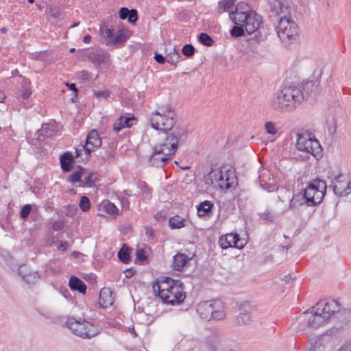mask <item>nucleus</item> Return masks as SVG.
Listing matches in <instances>:
<instances>
[{
    "label": "nucleus",
    "mask_w": 351,
    "mask_h": 351,
    "mask_svg": "<svg viewBox=\"0 0 351 351\" xmlns=\"http://www.w3.org/2000/svg\"><path fill=\"white\" fill-rule=\"evenodd\" d=\"M300 319V325L303 330L316 329L326 321L315 306L312 307L311 310H308L301 314Z\"/></svg>",
    "instance_id": "10"
},
{
    "label": "nucleus",
    "mask_w": 351,
    "mask_h": 351,
    "mask_svg": "<svg viewBox=\"0 0 351 351\" xmlns=\"http://www.w3.org/2000/svg\"><path fill=\"white\" fill-rule=\"evenodd\" d=\"M339 351H351V342L343 345Z\"/></svg>",
    "instance_id": "63"
},
{
    "label": "nucleus",
    "mask_w": 351,
    "mask_h": 351,
    "mask_svg": "<svg viewBox=\"0 0 351 351\" xmlns=\"http://www.w3.org/2000/svg\"><path fill=\"white\" fill-rule=\"evenodd\" d=\"M245 29L241 25H236L230 29V35L232 37L238 38L244 35Z\"/></svg>",
    "instance_id": "41"
},
{
    "label": "nucleus",
    "mask_w": 351,
    "mask_h": 351,
    "mask_svg": "<svg viewBox=\"0 0 351 351\" xmlns=\"http://www.w3.org/2000/svg\"><path fill=\"white\" fill-rule=\"evenodd\" d=\"M271 18L285 19L289 15V6L287 0H269Z\"/></svg>",
    "instance_id": "15"
},
{
    "label": "nucleus",
    "mask_w": 351,
    "mask_h": 351,
    "mask_svg": "<svg viewBox=\"0 0 351 351\" xmlns=\"http://www.w3.org/2000/svg\"><path fill=\"white\" fill-rule=\"evenodd\" d=\"M100 32H101V36L103 37H104L105 38L111 40V38H112V36H113V29H110V28H108L106 27H101Z\"/></svg>",
    "instance_id": "48"
},
{
    "label": "nucleus",
    "mask_w": 351,
    "mask_h": 351,
    "mask_svg": "<svg viewBox=\"0 0 351 351\" xmlns=\"http://www.w3.org/2000/svg\"><path fill=\"white\" fill-rule=\"evenodd\" d=\"M126 40L127 36L122 31L118 30L115 35L113 34L112 38L109 40V43L113 45H119L125 43Z\"/></svg>",
    "instance_id": "32"
},
{
    "label": "nucleus",
    "mask_w": 351,
    "mask_h": 351,
    "mask_svg": "<svg viewBox=\"0 0 351 351\" xmlns=\"http://www.w3.org/2000/svg\"><path fill=\"white\" fill-rule=\"evenodd\" d=\"M79 206L82 211H88L90 208V202L89 198L85 195L82 196L79 203Z\"/></svg>",
    "instance_id": "43"
},
{
    "label": "nucleus",
    "mask_w": 351,
    "mask_h": 351,
    "mask_svg": "<svg viewBox=\"0 0 351 351\" xmlns=\"http://www.w3.org/2000/svg\"><path fill=\"white\" fill-rule=\"evenodd\" d=\"M38 132L44 138L51 137L56 133V126L54 123H44Z\"/></svg>",
    "instance_id": "29"
},
{
    "label": "nucleus",
    "mask_w": 351,
    "mask_h": 351,
    "mask_svg": "<svg viewBox=\"0 0 351 351\" xmlns=\"http://www.w3.org/2000/svg\"><path fill=\"white\" fill-rule=\"evenodd\" d=\"M175 131L177 134L169 133V135L164 137L162 142L154 145L149 158L151 166L162 167L168 164L176 154L179 143L186 140V130L178 128Z\"/></svg>",
    "instance_id": "1"
},
{
    "label": "nucleus",
    "mask_w": 351,
    "mask_h": 351,
    "mask_svg": "<svg viewBox=\"0 0 351 351\" xmlns=\"http://www.w3.org/2000/svg\"><path fill=\"white\" fill-rule=\"evenodd\" d=\"M224 304L219 300L202 301L197 306V313L205 320H222L226 318Z\"/></svg>",
    "instance_id": "5"
},
{
    "label": "nucleus",
    "mask_w": 351,
    "mask_h": 351,
    "mask_svg": "<svg viewBox=\"0 0 351 351\" xmlns=\"http://www.w3.org/2000/svg\"><path fill=\"white\" fill-rule=\"evenodd\" d=\"M66 324L75 335L83 339H91L101 332L97 326L84 319L82 321L69 318Z\"/></svg>",
    "instance_id": "7"
},
{
    "label": "nucleus",
    "mask_w": 351,
    "mask_h": 351,
    "mask_svg": "<svg viewBox=\"0 0 351 351\" xmlns=\"http://www.w3.org/2000/svg\"><path fill=\"white\" fill-rule=\"evenodd\" d=\"M212 184L218 183L221 189H229L232 187L236 182V176L231 171L225 173L221 169H213L208 174Z\"/></svg>",
    "instance_id": "12"
},
{
    "label": "nucleus",
    "mask_w": 351,
    "mask_h": 351,
    "mask_svg": "<svg viewBox=\"0 0 351 351\" xmlns=\"http://www.w3.org/2000/svg\"><path fill=\"white\" fill-rule=\"evenodd\" d=\"M121 118H122L123 125L125 128H131L133 125L136 124L137 121V119L132 116V117H124L121 116Z\"/></svg>",
    "instance_id": "45"
},
{
    "label": "nucleus",
    "mask_w": 351,
    "mask_h": 351,
    "mask_svg": "<svg viewBox=\"0 0 351 351\" xmlns=\"http://www.w3.org/2000/svg\"><path fill=\"white\" fill-rule=\"evenodd\" d=\"M99 210L104 211L106 214L116 215L118 213L117 206L109 200L102 202L99 207Z\"/></svg>",
    "instance_id": "31"
},
{
    "label": "nucleus",
    "mask_w": 351,
    "mask_h": 351,
    "mask_svg": "<svg viewBox=\"0 0 351 351\" xmlns=\"http://www.w3.org/2000/svg\"><path fill=\"white\" fill-rule=\"evenodd\" d=\"M186 298L182 284L178 281L165 293L161 299L163 303L174 305L182 303Z\"/></svg>",
    "instance_id": "13"
},
{
    "label": "nucleus",
    "mask_w": 351,
    "mask_h": 351,
    "mask_svg": "<svg viewBox=\"0 0 351 351\" xmlns=\"http://www.w3.org/2000/svg\"><path fill=\"white\" fill-rule=\"evenodd\" d=\"M265 128L267 133L269 134L275 135L278 132L275 124L271 121L266 122L265 124Z\"/></svg>",
    "instance_id": "47"
},
{
    "label": "nucleus",
    "mask_w": 351,
    "mask_h": 351,
    "mask_svg": "<svg viewBox=\"0 0 351 351\" xmlns=\"http://www.w3.org/2000/svg\"><path fill=\"white\" fill-rule=\"evenodd\" d=\"M129 11L130 12L128 16V21L131 23L134 24L138 19L137 11L134 9L129 10Z\"/></svg>",
    "instance_id": "51"
},
{
    "label": "nucleus",
    "mask_w": 351,
    "mask_h": 351,
    "mask_svg": "<svg viewBox=\"0 0 351 351\" xmlns=\"http://www.w3.org/2000/svg\"><path fill=\"white\" fill-rule=\"evenodd\" d=\"M136 271L133 268L127 269L124 273L127 278H132L135 274Z\"/></svg>",
    "instance_id": "61"
},
{
    "label": "nucleus",
    "mask_w": 351,
    "mask_h": 351,
    "mask_svg": "<svg viewBox=\"0 0 351 351\" xmlns=\"http://www.w3.org/2000/svg\"><path fill=\"white\" fill-rule=\"evenodd\" d=\"M77 77L82 82H85L88 79V73L86 71H82L76 73Z\"/></svg>",
    "instance_id": "55"
},
{
    "label": "nucleus",
    "mask_w": 351,
    "mask_h": 351,
    "mask_svg": "<svg viewBox=\"0 0 351 351\" xmlns=\"http://www.w3.org/2000/svg\"><path fill=\"white\" fill-rule=\"evenodd\" d=\"M69 286L73 291H77L83 294L86 293V285L82 280L75 276L70 278Z\"/></svg>",
    "instance_id": "27"
},
{
    "label": "nucleus",
    "mask_w": 351,
    "mask_h": 351,
    "mask_svg": "<svg viewBox=\"0 0 351 351\" xmlns=\"http://www.w3.org/2000/svg\"><path fill=\"white\" fill-rule=\"evenodd\" d=\"M178 280H174L171 278H160L155 281L152 285L153 291L156 297L160 300L165 296V293L175 285Z\"/></svg>",
    "instance_id": "16"
},
{
    "label": "nucleus",
    "mask_w": 351,
    "mask_h": 351,
    "mask_svg": "<svg viewBox=\"0 0 351 351\" xmlns=\"http://www.w3.org/2000/svg\"><path fill=\"white\" fill-rule=\"evenodd\" d=\"M333 191L337 196H346L351 193L350 183L346 176L339 174L332 181Z\"/></svg>",
    "instance_id": "18"
},
{
    "label": "nucleus",
    "mask_w": 351,
    "mask_h": 351,
    "mask_svg": "<svg viewBox=\"0 0 351 351\" xmlns=\"http://www.w3.org/2000/svg\"><path fill=\"white\" fill-rule=\"evenodd\" d=\"M254 34V36L252 37L251 38L247 40V48L250 52L253 53H258L261 51V48L262 47L261 43L263 41V40L261 39V34H259L257 32Z\"/></svg>",
    "instance_id": "23"
},
{
    "label": "nucleus",
    "mask_w": 351,
    "mask_h": 351,
    "mask_svg": "<svg viewBox=\"0 0 351 351\" xmlns=\"http://www.w3.org/2000/svg\"><path fill=\"white\" fill-rule=\"evenodd\" d=\"M99 156L104 161L108 162H112L114 158L111 152L104 149L100 151Z\"/></svg>",
    "instance_id": "44"
},
{
    "label": "nucleus",
    "mask_w": 351,
    "mask_h": 351,
    "mask_svg": "<svg viewBox=\"0 0 351 351\" xmlns=\"http://www.w3.org/2000/svg\"><path fill=\"white\" fill-rule=\"evenodd\" d=\"M136 258L141 261H144L147 259V256L145 255V251L141 249L137 250Z\"/></svg>",
    "instance_id": "57"
},
{
    "label": "nucleus",
    "mask_w": 351,
    "mask_h": 351,
    "mask_svg": "<svg viewBox=\"0 0 351 351\" xmlns=\"http://www.w3.org/2000/svg\"><path fill=\"white\" fill-rule=\"evenodd\" d=\"M66 86H67L70 90L73 91L75 97H76L78 90L75 86V84L73 83L69 84V82H66Z\"/></svg>",
    "instance_id": "62"
},
{
    "label": "nucleus",
    "mask_w": 351,
    "mask_h": 351,
    "mask_svg": "<svg viewBox=\"0 0 351 351\" xmlns=\"http://www.w3.org/2000/svg\"><path fill=\"white\" fill-rule=\"evenodd\" d=\"M195 47L191 44H186L184 45L182 48V53L188 58L193 56L195 53Z\"/></svg>",
    "instance_id": "46"
},
{
    "label": "nucleus",
    "mask_w": 351,
    "mask_h": 351,
    "mask_svg": "<svg viewBox=\"0 0 351 351\" xmlns=\"http://www.w3.org/2000/svg\"><path fill=\"white\" fill-rule=\"evenodd\" d=\"M32 210V206L30 204L24 205L21 210L20 216L22 219H26L27 216L29 215Z\"/></svg>",
    "instance_id": "49"
},
{
    "label": "nucleus",
    "mask_w": 351,
    "mask_h": 351,
    "mask_svg": "<svg viewBox=\"0 0 351 351\" xmlns=\"http://www.w3.org/2000/svg\"><path fill=\"white\" fill-rule=\"evenodd\" d=\"M234 0H222L218 3V12L222 13L229 11L234 5Z\"/></svg>",
    "instance_id": "36"
},
{
    "label": "nucleus",
    "mask_w": 351,
    "mask_h": 351,
    "mask_svg": "<svg viewBox=\"0 0 351 351\" xmlns=\"http://www.w3.org/2000/svg\"><path fill=\"white\" fill-rule=\"evenodd\" d=\"M123 128H125L123 122L121 117L116 121L113 125V130L114 132H119Z\"/></svg>",
    "instance_id": "52"
},
{
    "label": "nucleus",
    "mask_w": 351,
    "mask_h": 351,
    "mask_svg": "<svg viewBox=\"0 0 351 351\" xmlns=\"http://www.w3.org/2000/svg\"><path fill=\"white\" fill-rule=\"evenodd\" d=\"M298 150L311 154L316 160L322 157V147L319 141L308 134H297Z\"/></svg>",
    "instance_id": "8"
},
{
    "label": "nucleus",
    "mask_w": 351,
    "mask_h": 351,
    "mask_svg": "<svg viewBox=\"0 0 351 351\" xmlns=\"http://www.w3.org/2000/svg\"><path fill=\"white\" fill-rule=\"evenodd\" d=\"M18 274L27 284H35L40 278L38 271H32L25 265L19 267Z\"/></svg>",
    "instance_id": "22"
},
{
    "label": "nucleus",
    "mask_w": 351,
    "mask_h": 351,
    "mask_svg": "<svg viewBox=\"0 0 351 351\" xmlns=\"http://www.w3.org/2000/svg\"><path fill=\"white\" fill-rule=\"evenodd\" d=\"M319 82L315 81H307L302 86L296 87L302 96V101L308 100L311 98H315L319 93Z\"/></svg>",
    "instance_id": "17"
},
{
    "label": "nucleus",
    "mask_w": 351,
    "mask_h": 351,
    "mask_svg": "<svg viewBox=\"0 0 351 351\" xmlns=\"http://www.w3.org/2000/svg\"><path fill=\"white\" fill-rule=\"evenodd\" d=\"M229 18L234 24L242 25L248 34L256 33L262 23V17L256 12L241 11L237 6L229 13Z\"/></svg>",
    "instance_id": "4"
},
{
    "label": "nucleus",
    "mask_w": 351,
    "mask_h": 351,
    "mask_svg": "<svg viewBox=\"0 0 351 351\" xmlns=\"http://www.w3.org/2000/svg\"><path fill=\"white\" fill-rule=\"evenodd\" d=\"M302 96L295 86H286L275 93L271 107L277 111H292L302 102Z\"/></svg>",
    "instance_id": "2"
},
{
    "label": "nucleus",
    "mask_w": 351,
    "mask_h": 351,
    "mask_svg": "<svg viewBox=\"0 0 351 351\" xmlns=\"http://www.w3.org/2000/svg\"><path fill=\"white\" fill-rule=\"evenodd\" d=\"M112 292L108 288H103L99 293V303L103 307H108L114 303Z\"/></svg>",
    "instance_id": "25"
},
{
    "label": "nucleus",
    "mask_w": 351,
    "mask_h": 351,
    "mask_svg": "<svg viewBox=\"0 0 351 351\" xmlns=\"http://www.w3.org/2000/svg\"><path fill=\"white\" fill-rule=\"evenodd\" d=\"M219 244L222 249H228L229 247L241 249L245 245L237 233L226 234L221 236L219 239Z\"/></svg>",
    "instance_id": "19"
},
{
    "label": "nucleus",
    "mask_w": 351,
    "mask_h": 351,
    "mask_svg": "<svg viewBox=\"0 0 351 351\" xmlns=\"http://www.w3.org/2000/svg\"><path fill=\"white\" fill-rule=\"evenodd\" d=\"M118 258L123 263H128L130 260V248L123 244L118 252Z\"/></svg>",
    "instance_id": "33"
},
{
    "label": "nucleus",
    "mask_w": 351,
    "mask_h": 351,
    "mask_svg": "<svg viewBox=\"0 0 351 351\" xmlns=\"http://www.w3.org/2000/svg\"><path fill=\"white\" fill-rule=\"evenodd\" d=\"M208 351H236L228 343L219 330H213L205 339Z\"/></svg>",
    "instance_id": "11"
},
{
    "label": "nucleus",
    "mask_w": 351,
    "mask_h": 351,
    "mask_svg": "<svg viewBox=\"0 0 351 351\" xmlns=\"http://www.w3.org/2000/svg\"><path fill=\"white\" fill-rule=\"evenodd\" d=\"M213 204L210 201H204L197 206V215L199 217H209L212 213Z\"/></svg>",
    "instance_id": "28"
},
{
    "label": "nucleus",
    "mask_w": 351,
    "mask_h": 351,
    "mask_svg": "<svg viewBox=\"0 0 351 351\" xmlns=\"http://www.w3.org/2000/svg\"><path fill=\"white\" fill-rule=\"evenodd\" d=\"M174 53L173 54H170L167 58V61L168 63H170L171 64H175L177 63L180 58V55L178 53L176 52L175 49H173Z\"/></svg>",
    "instance_id": "50"
},
{
    "label": "nucleus",
    "mask_w": 351,
    "mask_h": 351,
    "mask_svg": "<svg viewBox=\"0 0 351 351\" xmlns=\"http://www.w3.org/2000/svg\"><path fill=\"white\" fill-rule=\"evenodd\" d=\"M190 260L191 258H189L185 254L178 253L173 256V269L177 271H182Z\"/></svg>",
    "instance_id": "24"
},
{
    "label": "nucleus",
    "mask_w": 351,
    "mask_h": 351,
    "mask_svg": "<svg viewBox=\"0 0 351 351\" xmlns=\"http://www.w3.org/2000/svg\"><path fill=\"white\" fill-rule=\"evenodd\" d=\"M61 168L64 172L70 171L73 166L74 160L73 155L67 152L64 153L60 158Z\"/></svg>",
    "instance_id": "26"
},
{
    "label": "nucleus",
    "mask_w": 351,
    "mask_h": 351,
    "mask_svg": "<svg viewBox=\"0 0 351 351\" xmlns=\"http://www.w3.org/2000/svg\"><path fill=\"white\" fill-rule=\"evenodd\" d=\"M276 28L280 39L284 43L295 40L298 36V25L290 16L285 19H280Z\"/></svg>",
    "instance_id": "9"
},
{
    "label": "nucleus",
    "mask_w": 351,
    "mask_h": 351,
    "mask_svg": "<svg viewBox=\"0 0 351 351\" xmlns=\"http://www.w3.org/2000/svg\"><path fill=\"white\" fill-rule=\"evenodd\" d=\"M198 40L202 45L210 47L214 43L213 38L206 33H201L198 36Z\"/></svg>",
    "instance_id": "40"
},
{
    "label": "nucleus",
    "mask_w": 351,
    "mask_h": 351,
    "mask_svg": "<svg viewBox=\"0 0 351 351\" xmlns=\"http://www.w3.org/2000/svg\"><path fill=\"white\" fill-rule=\"evenodd\" d=\"M305 202L304 195L298 194L294 195L289 202V208L291 209L297 208L300 206L303 205Z\"/></svg>",
    "instance_id": "37"
},
{
    "label": "nucleus",
    "mask_w": 351,
    "mask_h": 351,
    "mask_svg": "<svg viewBox=\"0 0 351 351\" xmlns=\"http://www.w3.org/2000/svg\"><path fill=\"white\" fill-rule=\"evenodd\" d=\"M251 321L252 316L247 311L241 312L236 317V322L238 325L248 324Z\"/></svg>",
    "instance_id": "35"
},
{
    "label": "nucleus",
    "mask_w": 351,
    "mask_h": 351,
    "mask_svg": "<svg viewBox=\"0 0 351 351\" xmlns=\"http://www.w3.org/2000/svg\"><path fill=\"white\" fill-rule=\"evenodd\" d=\"M21 83L23 88L21 97L23 99H27L32 94V91L29 88V82L27 79L21 77Z\"/></svg>",
    "instance_id": "39"
},
{
    "label": "nucleus",
    "mask_w": 351,
    "mask_h": 351,
    "mask_svg": "<svg viewBox=\"0 0 351 351\" xmlns=\"http://www.w3.org/2000/svg\"><path fill=\"white\" fill-rule=\"evenodd\" d=\"M64 226V222L62 220H56L52 224V229L54 231H60Z\"/></svg>",
    "instance_id": "53"
},
{
    "label": "nucleus",
    "mask_w": 351,
    "mask_h": 351,
    "mask_svg": "<svg viewBox=\"0 0 351 351\" xmlns=\"http://www.w3.org/2000/svg\"><path fill=\"white\" fill-rule=\"evenodd\" d=\"M154 59L159 64H164L166 61V58L160 53H156L154 56Z\"/></svg>",
    "instance_id": "58"
},
{
    "label": "nucleus",
    "mask_w": 351,
    "mask_h": 351,
    "mask_svg": "<svg viewBox=\"0 0 351 351\" xmlns=\"http://www.w3.org/2000/svg\"><path fill=\"white\" fill-rule=\"evenodd\" d=\"M160 110L152 112L149 117V123L152 128L165 132V136L171 132L177 134L175 130L178 128L186 130L180 125H176V114L171 107L167 106Z\"/></svg>",
    "instance_id": "3"
},
{
    "label": "nucleus",
    "mask_w": 351,
    "mask_h": 351,
    "mask_svg": "<svg viewBox=\"0 0 351 351\" xmlns=\"http://www.w3.org/2000/svg\"><path fill=\"white\" fill-rule=\"evenodd\" d=\"M87 58L96 66H99L103 64H108L110 61L109 53L100 48L93 49L89 51L87 53Z\"/></svg>",
    "instance_id": "20"
},
{
    "label": "nucleus",
    "mask_w": 351,
    "mask_h": 351,
    "mask_svg": "<svg viewBox=\"0 0 351 351\" xmlns=\"http://www.w3.org/2000/svg\"><path fill=\"white\" fill-rule=\"evenodd\" d=\"M101 145V140L98 132L95 130H93L87 135L86 143L84 145H82V147L84 149L86 155L88 156L93 151L99 147Z\"/></svg>",
    "instance_id": "21"
},
{
    "label": "nucleus",
    "mask_w": 351,
    "mask_h": 351,
    "mask_svg": "<svg viewBox=\"0 0 351 351\" xmlns=\"http://www.w3.org/2000/svg\"><path fill=\"white\" fill-rule=\"evenodd\" d=\"M184 221V219L179 216H174L169 219V223L171 229H178L185 226Z\"/></svg>",
    "instance_id": "34"
},
{
    "label": "nucleus",
    "mask_w": 351,
    "mask_h": 351,
    "mask_svg": "<svg viewBox=\"0 0 351 351\" xmlns=\"http://www.w3.org/2000/svg\"><path fill=\"white\" fill-rule=\"evenodd\" d=\"M130 11L127 8H121L119 10V17L122 20L128 19Z\"/></svg>",
    "instance_id": "56"
},
{
    "label": "nucleus",
    "mask_w": 351,
    "mask_h": 351,
    "mask_svg": "<svg viewBox=\"0 0 351 351\" xmlns=\"http://www.w3.org/2000/svg\"><path fill=\"white\" fill-rule=\"evenodd\" d=\"M95 95L100 99V98H107L109 97V93L107 91H98L95 93Z\"/></svg>",
    "instance_id": "59"
},
{
    "label": "nucleus",
    "mask_w": 351,
    "mask_h": 351,
    "mask_svg": "<svg viewBox=\"0 0 351 351\" xmlns=\"http://www.w3.org/2000/svg\"><path fill=\"white\" fill-rule=\"evenodd\" d=\"M49 14L53 19H59L61 13L60 10L58 8H50L49 11Z\"/></svg>",
    "instance_id": "54"
},
{
    "label": "nucleus",
    "mask_w": 351,
    "mask_h": 351,
    "mask_svg": "<svg viewBox=\"0 0 351 351\" xmlns=\"http://www.w3.org/2000/svg\"><path fill=\"white\" fill-rule=\"evenodd\" d=\"M261 218L268 222H274L276 219V215L269 210H265L263 213H260Z\"/></svg>",
    "instance_id": "42"
},
{
    "label": "nucleus",
    "mask_w": 351,
    "mask_h": 351,
    "mask_svg": "<svg viewBox=\"0 0 351 351\" xmlns=\"http://www.w3.org/2000/svg\"><path fill=\"white\" fill-rule=\"evenodd\" d=\"M85 173V169L81 168L80 169L77 171H73L69 180L75 185V183L79 182L80 184H82V178H83L84 173Z\"/></svg>",
    "instance_id": "38"
},
{
    "label": "nucleus",
    "mask_w": 351,
    "mask_h": 351,
    "mask_svg": "<svg viewBox=\"0 0 351 351\" xmlns=\"http://www.w3.org/2000/svg\"><path fill=\"white\" fill-rule=\"evenodd\" d=\"M315 309L327 320L341 310V304L336 300L319 301L315 306Z\"/></svg>",
    "instance_id": "14"
},
{
    "label": "nucleus",
    "mask_w": 351,
    "mask_h": 351,
    "mask_svg": "<svg viewBox=\"0 0 351 351\" xmlns=\"http://www.w3.org/2000/svg\"><path fill=\"white\" fill-rule=\"evenodd\" d=\"M139 187L143 190L145 193H150L151 189L148 187L145 182H141L139 184Z\"/></svg>",
    "instance_id": "60"
},
{
    "label": "nucleus",
    "mask_w": 351,
    "mask_h": 351,
    "mask_svg": "<svg viewBox=\"0 0 351 351\" xmlns=\"http://www.w3.org/2000/svg\"><path fill=\"white\" fill-rule=\"evenodd\" d=\"M96 181H97V178L95 173L93 172H86L85 171L82 180V184H80L78 186L93 187L95 186Z\"/></svg>",
    "instance_id": "30"
},
{
    "label": "nucleus",
    "mask_w": 351,
    "mask_h": 351,
    "mask_svg": "<svg viewBox=\"0 0 351 351\" xmlns=\"http://www.w3.org/2000/svg\"><path fill=\"white\" fill-rule=\"evenodd\" d=\"M326 188L324 180L316 179L311 182L303 194L306 205L313 206L320 204L325 196Z\"/></svg>",
    "instance_id": "6"
},
{
    "label": "nucleus",
    "mask_w": 351,
    "mask_h": 351,
    "mask_svg": "<svg viewBox=\"0 0 351 351\" xmlns=\"http://www.w3.org/2000/svg\"><path fill=\"white\" fill-rule=\"evenodd\" d=\"M82 145H79L78 147H77L75 149L76 157H79L80 156L82 152L84 151V149H83V148L82 147Z\"/></svg>",
    "instance_id": "64"
}]
</instances>
